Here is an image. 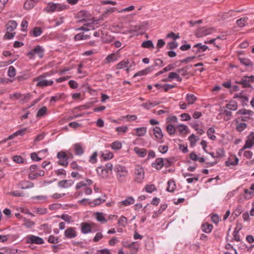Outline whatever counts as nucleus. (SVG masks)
<instances>
[{
    "instance_id": "1",
    "label": "nucleus",
    "mask_w": 254,
    "mask_h": 254,
    "mask_svg": "<svg viewBox=\"0 0 254 254\" xmlns=\"http://www.w3.org/2000/svg\"><path fill=\"white\" fill-rule=\"evenodd\" d=\"M69 8L67 4L54 3L53 2H49L44 10L48 13H52L55 11H61Z\"/></svg>"
},
{
    "instance_id": "2",
    "label": "nucleus",
    "mask_w": 254,
    "mask_h": 254,
    "mask_svg": "<svg viewBox=\"0 0 254 254\" xmlns=\"http://www.w3.org/2000/svg\"><path fill=\"white\" fill-rule=\"evenodd\" d=\"M31 95L29 93L22 94L19 92H15L9 95V98L13 100H19V103L23 104L28 102L31 99Z\"/></svg>"
},
{
    "instance_id": "3",
    "label": "nucleus",
    "mask_w": 254,
    "mask_h": 254,
    "mask_svg": "<svg viewBox=\"0 0 254 254\" xmlns=\"http://www.w3.org/2000/svg\"><path fill=\"white\" fill-rule=\"evenodd\" d=\"M115 171L117 172V175L118 180L120 181H123L125 178L127 174V171L125 167L118 165L115 167Z\"/></svg>"
},
{
    "instance_id": "4",
    "label": "nucleus",
    "mask_w": 254,
    "mask_h": 254,
    "mask_svg": "<svg viewBox=\"0 0 254 254\" xmlns=\"http://www.w3.org/2000/svg\"><path fill=\"white\" fill-rule=\"evenodd\" d=\"M57 157L60 160L58 162V164L66 167L68 165L67 160L69 158L68 154L64 151H60L57 154Z\"/></svg>"
},
{
    "instance_id": "5",
    "label": "nucleus",
    "mask_w": 254,
    "mask_h": 254,
    "mask_svg": "<svg viewBox=\"0 0 254 254\" xmlns=\"http://www.w3.org/2000/svg\"><path fill=\"white\" fill-rule=\"evenodd\" d=\"M135 181L137 183H141L144 178V172L143 168L138 166L136 167L134 171Z\"/></svg>"
},
{
    "instance_id": "6",
    "label": "nucleus",
    "mask_w": 254,
    "mask_h": 254,
    "mask_svg": "<svg viewBox=\"0 0 254 254\" xmlns=\"http://www.w3.org/2000/svg\"><path fill=\"white\" fill-rule=\"evenodd\" d=\"M134 65V62L130 63L128 59H125L117 64L116 67L117 69H122L124 67H127V70L128 71Z\"/></svg>"
},
{
    "instance_id": "7",
    "label": "nucleus",
    "mask_w": 254,
    "mask_h": 254,
    "mask_svg": "<svg viewBox=\"0 0 254 254\" xmlns=\"http://www.w3.org/2000/svg\"><path fill=\"white\" fill-rule=\"evenodd\" d=\"M26 242L28 244H42L44 243V240L42 238L34 235L28 236L26 238Z\"/></svg>"
},
{
    "instance_id": "8",
    "label": "nucleus",
    "mask_w": 254,
    "mask_h": 254,
    "mask_svg": "<svg viewBox=\"0 0 254 254\" xmlns=\"http://www.w3.org/2000/svg\"><path fill=\"white\" fill-rule=\"evenodd\" d=\"M214 31L213 28H201L197 30L196 32V36L197 37H202L212 33Z\"/></svg>"
},
{
    "instance_id": "9",
    "label": "nucleus",
    "mask_w": 254,
    "mask_h": 254,
    "mask_svg": "<svg viewBox=\"0 0 254 254\" xmlns=\"http://www.w3.org/2000/svg\"><path fill=\"white\" fill-rule=\"evenodd\" d=\"M64 235L67 239H72L76 237L77 232L75 228L73 227H68L64 231Z\"/></svg>"
},
{
    "instance_id": "10",
    "label": "nucleus",
    "mask_w": 254,
    "mask_h": 254,
    "mask_svg": "<svg viewBox=\"0 0 254 254\" xmlns=\"http://www.w3.org/2000/svg\"><path fill=\"white\" fill-rule=\"evenodd\" d=\"M254 145V132H251L248 136L243 149L250 148Z\"/></svg>"
},
{
    "instance_id": "11",
    "label": "nucleus",
    "mask_w": 254,
    "mask_h": 254,
    "mask_svg": "<svg viewBox=\"0 0 254 254\" xmlns=\"http://www.w3.org/2000/svg\"><path fill=\"white\" fill-rule=\"evenodd\" d=\"M208 47L205 45H202L201 43H197L195 44L192 47V51L195 53L203 52L205 51Z\"/></svg>"
},
{
    "instance_id": "12",
    "label": "nucleus",
    "mask_w": 254,
    "mask_h": 254,
    "mask_svg": "<svg viewBox=\"0 0 254 254\" xmlns=\"http://www.w3.org/2000/svg\"><path fill=\"white\" fill-rule=\"evenodd\" d=\"M97 173L99 176L104 179H107L108 177V173H109L106 170L104 166H100L97 167L96 169Z\"/></svg>"
},
{
    "instance_id": "13",
    "label": "nucleus",
    "mask_w": 254,
    "mask_h": 254,
    "mask_svg": "<svg viewBox=\"0 0 254 254\" xmlns=\"http://www.w3.org/2000/svg\"><path fill=\"white\" fill-rule=\"evenodd\" d=\"M151 166L157 170H160L164 166V159L162 158H157L155 162L152 164Z\"/></svg>"
},
{
    "instance_id": "14",
    "label": "nucleus",
    "mask_w": 254,
    "mask_h": 254,
    "mask_svg": "<svg viewBox=\"0 0 254 254\" xmlns=\"http://www.w3.org/2000/svg\"><path fill=\"white\" fill-rule=\"evenodd\" d=\"M118 59V56L116 53H112L109 54L105 59L104 63L105 64H109L115 61H117Z\"/></svg>"
},
{
    "instance_id": "15",
    "label": "nucleus",
    "mask_w": 254,
    "mask_h": 254,
    "mask_svg": "<svg viewBox=\"0 0 254 254\" xmlns=\"http://www.w3.org/2000/svg\"><path fill=\"white\" fill-rule=\"evenodd\" d=\"M73 182L71 180H62L58 182V186L62 188H67L72 186Z\"/></svg>"
},
{
    "instance_id": "16",
    "label": "nucleus",
    "mask_w": 254,
    "mask_h": 254,
    "mask_svg": "<svg viewBox=\"0 0 254 254\" xmlns=\"http://www.w3.org/2000/svg\"><path fill=\"white\" fill-rule=\"evenodd\" d=\"M134 202V199L132 197H128L126 199L123 200L118 203V206L122 207L123 205L128 206L133 204Z\"/></svg>"
},
{
    "instance_id": "17",
    "label": "nucleus",
    "mask_w": 254,
    "mask_h": 254,
    "mask_svg": "<svg viewBox=\"0 0 254 254\" xmlns=\"http://www.w3.org/2000/svg\"><path fill=\"white\" fill-rule=\"evenodd\" d=\"M16 27L17 23L14 20H10L5 25L6 31H8V32H12L16 28Z\"/></svg>"
},
{
    "instance_id": "18",
    "label": "nucleus",
    "mask_w": 254,
    "mask_h": 254,
    "mask_svg": "<svg viewBox=\"0 0 254 254\" xmlns=\"http://www.w3.org/2000/svg\"><path fill=\"white\" fill-rule=\"evenodd\" d=\"M153 69V66H151L148 67L147 68H146L143 70H140V71L136 72V73H135L134 74L133 77H135L137 76H141V75L147 74L149 72H151Z\"/></svg>"
},
{
    "instance_id": "19",
    "label": "nucleus",
    "mask_w": 254,
    "mask_h": 254,
    "mask_svg": "<svg viewBox=\"0 0 254 254\" xmlns=\"http://www.w3.org/2000/svg\"><path fill=\"white\" fill-rule=\"evenodd\" d=\"M34 55L37 54L39 58L41 59L44 57V49L40 46H36L33 49Z\"/></svg>"
},
{
    "instance_id": "20",
    "label": "nucleus",
    "mask_w": 254,
    "mask_h": 254,
    "mask_svg": "<svg viewBox=\"0 0 254 254\" xmlns=\"http://www.w3.org/2000/svg\"><path fill=\"white\" fill-rule=\"evenodd\" d=\"M81 232L83 234H87L91 232V227L89 224L83 222L81 224Z\"/></svg>"
},
{
    "instance_id": "21",
    "label": "nucleus",
    "mask_w": 254,
    "mask_h": 254,
    "mask_svg": "<svg viewBox=\"0 0 254 254\" xmlns=\"http://www.w3.org/2000/svg\"><path fill=\"white\" fill-rule=\"evenodd\" d=\"M245 193L246 194L245 196L246 198H250L254 196V184H253L250 188V190L245 189Z\"/></svg>"
},
{
    "instance_id": "22",
    "label": "nucleus",
    "mask_w": 254,
    "mask_h": 254,
    "mask_svg": "<svg viewBox=\"0 0 254 254\" xmlns=\"http://www.w3.org/2000/svg\"><path fill=\"white\" fill-rule=\"evenodd\" d=\"M75 153L77 155H81L84 153V149L80 144L76 143L74 144Z\"/></svg>"
},
{
    "instance_id": "23",
    "label": "nucleus",
    "mask_w": 254,
    "mask_h": 254,
    "mask_svg": "<svg viewBox=\"0 0 254 254\" xmlns=\"http://www.w3.org/2000/svg\"><path fill=\"white\" fill-rule=\"evenodd\" d=\"M239 60L241 64L248 67H252L253 65V62L248 58H239Z\"/></svg>"
},
{
    "instance_id": "24",
    "label": "nucleus",
    "mask_w": 254,
    "mask_h": 254,
    "mask_svg": "<svg viewBox=\"0 0 254 254\" xmlns=\"http://www.w3.org/2000/svg\"><path fill=\"white\" fill-rule=\"evenodd\" d=\"M134 151L136 154L140 157H144L147 153L146 150L144 148H139L138 147H135L134 148Z\"/></svg>"
},
{
    "instance_id": "25",
    "label": "nucleus",
    "mask_w": 254,
    "mask_h": 254,
    "mask_svg": "<svg viewBox=\"0 0 254 254\" xmlns=\"http://www.w3.org/2000/svg\"><path fill=\"white\" fill-rule=\"evenodd\" d=\"M105 200V199L99 197L93 201H89L88 203L91 206L93 207L103 203Z\"/></svg>"
},
{
    "instance_id": "26",
    "label": "nucleus",
    "mask_w": 254,
    "mask_h": 254,
    "mask_svg": "<svg viewBox=\"0 0 254 254\" xmlns=\"http://www.w3.org/2000/svg\"><path fill=\"white\" fill-rule=\"evenodd\" d=\"M153 133L156 138L161 139L163 137V134L160 127H156L153 129Z\"/></svg>"
},
{
    "instance_id": "27",
    "label": "nucleus",
    "mask_w": 254,
    "mask_h": 254,
    "mask_svg": "<svg viewBox=\"0 0 254 254\" xmlns=\"http://www.w3.org/2000/svg\"><path fill=\"white\" fill-rule=\"evenodd\" d=\"M167 207V204L162 205L158 211H156L153 213L152 217L154 218L158 217L159 215H160L163 212V211L166 209Z\"/></svg>"
},
{
    "instance_id": "28",
    "label": "nucleus",
    "mask_w": 254,
    "mask_h": 254,
    "mask_svg": "<svg viewBox=\"0 0 254 254\" xmlns=\"http://www.w3.org/2000/svg\"><path fill=\"white\" fill-rule=\"evenodd\" d=\"M90 38V36L85 35L83 33L77 34L74 36V40L75 41H79L81 40H86Z\"/></svg>"
},
{
    "instance_id": "29",
    "label": "nucleus",
    "mask_w": 254,
    "mask_h": 254,
    "mask_svg": "<svg viewBox=\"0 0 254 254\" xmlns=\"http://www.w3.org/2000/svg\"><path fill=\"white\" fill-rule=\"evenodd\" d=\"M237 115H249L253 116L254 114L253 111L251 110H248L246 109H242L239 110L236 113Z\"/></svg>"
},
{
    "instance_id": "30",
    "label": "nucleus",
    "mask_w": 254,
    "mask_h": 254,
    "mask_svg": "<svg viewBox=\"0 0 254 254\" xmlns=\"http://www.w3.org/2000/svg\"><path fill=\"white\" fill-rule=\"evenodd\" d=\"M34 0H26L24 4V7L26 9H30L34 6Z\"/></svg>"
},
{
    "instance_id": "31",
    "label": "nucleus",
    "mask_w": 254,
    "mask_h": 254,
    "mask_svg": "<svg viewBox=\"0 0 254 254\" xmlns=\"http://www.w3.org/2000/svg\"><path fill=\"white\" fill-rule=\"evenodd\" d=\"M21 188L22 189H27L32 188L34 187V184L30 181H24L21 183Z\"/></svg>"
},
{
    "instance_id": "32",
    "label": "nucleus",
    "mask_w": 254,
    "mask_h": 254,
    "mask_svg": "<svg viewBox=\"0 0 254 254\" xmlns=\"http://www.w3.org/2000/svg\"><path fill=\"white\" fill-rule=\"evenodd\" d=\"M226 107L230 110H236L238 108L237 103L235 101H231L226 105Z\"/></svg>"
},
{
    "instance_id": "33",
    "label": "nucleus",
    "mask_w": 254,
    "mask_h": 254,
    "mask_svg": "<svg viewBox=\"0 0 254 254\" xmlns=\"http://www.w3.org/2000/svg\"><path fill=\"white\" fill-rule=\"evenodd\" d=\"M213 228V225L210 224H204L202 225V231L206 233H210Z\"/></svg>"
},
{
    "instance_id": "34",
    "label": "nucleus",
    "mask_w": 254,
    "mask_h": 254,
    "mask_svg": "<svg viewBox=\"0 0 254 254\" xmlns=\"http://www.w3.org/2000/svg\"><path fill=\"white\" fill-rule=\"evenodd\" d=\"M197 98L193 94H188L186 96V100L189 104H193L196 100Z\"/></svg>"
},
{
    "instance_id": "35",
    "label": "nucleus",
    "mask_w": 254,
    "mask_h": 254,
    "mask_svg": "<svg viewBox=\"0 0 254 254\" xmlns=\"http://www.w3.org/2000/svg\"><path fill=\"white\" fill-rule=\"evenodd\" d=\"M176 189L175 183L174 181L170 180L168 182V188L167 190L169 192H173Z\"/></svg>"
},
{
    "instance_id": "36",
    "label": "nucleus",
    "mask_w": 254,
    "mask_h": 254,
    "mask_svg": "<svg viewBox=\"0 0 254 254\" xmlns=\"http://www.w3.org/2000/svg\"><path fill=\"white\" fill-rule=\"evenodd\" d=\"M113 154L111 152L107 150L102 154V157L105 160H110L113 158Z\"/></svg>"
},
{
    "instance_id": "37",
    "label": "nucleus",
    "mask_w": 254,
    "mask_h": 254,
    "mask_svg": "<svg viewBox=\"0 0 254 254\" xmlns=\"http://www.w3.org/2000/svg\"><path fill=\"white\" fill-rule=\"evenodd\" d=\"M146 127H138L135 129L136 131V135L138 136H142L144 135V134L146 132Z\"/></svg>"
},
{
    "instance_id": "38",
    "label": "nucleus",
    "mask_w": 254,
    "mask_h": 254,
    "mask_svg": "<svg viewBox=\"0 0 254 254\" xmlns=\"http://www.w3.org/2000/svg\"><path fill=\"white\" fill-rule=\"evenodd\" d=\"M53 83V80H40L37 83V85L38 86L45 87L51 85Z\"/></svg>"
},
{
    "instance_id": "39",
    "label": "nucleus",
    "mask_w": 254,
    "mask_h": 254,
    "mask_svg": "<svg viewBox=\"0 0 254 254\" xmlns=\"http://www.w3.org/2000/svg\"><path fill=\"white\" fill-rule=\"evenodd\" d=\"M141 46L145 48L153 49L154 46L151 40H147L142 42Z\"/></svg>"
},
{
    "instance_id": "40",
    "label": "nucleus",
    "mask_w": 254,
    "mask_h": 254,
    "mask_svg": "<svg viewBox=\"0 0 254 254\" xmlns=\"http://www.w3.org/2000/svg\"><path fill=\"white\" fill-rule=\"evenodd\" d=\"M215 129L213 127H210L207 132L208 137L212 140H215L216 138V136L213 135Z\"/></svg>"
},
{
    "instance_id": "41",
    "label": "nucleus",
    "mask_w": 254,
    "mask_h": 254,
    "mask_svg": "<svg viewBox=\"0 0 254 254\" xmlns=\"http://www.w3.org/2000/svg\"><path fill=\"white\" fill-rule=\"evenodd\" d=\"M189 139L191 145L193 146L195 144L197 141L199 139V137L195 136L194 134H192L189 136Z\"/></svg>"
},
{
    "instance_id": "42",
    "label": "nucleus",
    "mask_w": 254,
    "mask_h": 254,
    "mask_svg": "<svg viewBox=\"0 0 254 254\" xmlns=\"http://www.w3.org/2000/svg\"><path fill=\"white\" fill-rule=\"evenodd\" d=\"M31 32L34 37H38L41 35L42 33V30L40 27H36L33 29V30L31 31Z\"/></svg>"
},
{
    "instance_id": "43",
    "label": "nucleus",
    "mask_w": 254,
    "mask_h": 254,
    "mask_svg": "<svg viewBox=\"0 0 254 254\" xmlns=\"http://www.w3.org/2000/svg\"><path fill=\"white\" fill-rule=\"evenodd\" d=\"M97 220L102 223H106L107 220L105 218L104 214L102 212H97L96 213Z\"/></svg>"
},
{
    "instance_id": "44",
    "label": "nucleus",
    "mask_w": 254,
    "mask_h": 254,
    "mask_svg": "<svg viewBox=\"0 0 254 254\" xmlns=\"http://www.w3.org/2000/svg\"><path fill=\"white\" fill-rule=\"evenodd\" d=\"M239 162V159L235 157L234 158V161H231L230 159L228 160L225 162V165L227 166H230L231 165L235 166L238 164Z\"/></svg>"
},
{
    "instance_id": "45",
    "label": "nucleus",
    "mask_w": 254,
    "mask_h": 254,
    "mask_svg": "<svg viewBox=\"0 0 254 254\" xmlns=\"http://www.w3.org/2000/svg\"><path fill=\"white\" fill-rule=\"evenodd\" d=\"M118 224L121 226L125 227L127 224V219L124 216H121L118 220Z\"/></svg>"
},
{
    "instance_id": "46",
    "label": "nucleus",
    "mask_w": 254,
    "mask_h": 254,
    "mask_svg": "<svg viewBox=\"0 0 254 254\" xmlns=\"http://www.w3.org/2000/svg\"><path fill=\"white\" fill-rule=\"evenodd\" d=\"M248 19V18L247 17L241 18L237 20V24L240 27H243L247 22Z\"/></svg>"
},
{
    "instance_id": "47",
    "label": "nucleus",
    "mask_w": 254,
    "mask_h": 254,
    "mask_svg": "<svg viewBox=\"0 0 254 254\" xmlns=\"http://www.w3.org/2000/svg\"><path fill=\"white\" fill-rule=\"evenodd\" d=\"M241 228H242V227H240L238 230H237V227H236V228L235 229V230L233 232V239H234V240H235L237 242L240 241V236L238 235V233H239V231L241 229Z\"/></svg>"
},
{
    "instance_id": "48",
    "label": "nucleus",
    "mask_w": 254,
    "mask_h": 254,
    "mask_svg": "<svg viewBox=\"0 0 254 254\" xmlns=\"http://www.w3.org/2000/svg\"><path fill=\"white\" fill-rule=\"evenodd\" d=\"M167 132L170 134L173 135L175 133L176 129L175 127L171 124H169L166 127Z\"/></svg>"
},
{
    "instance_id": "49",
    "label": "nucleus",
    "mask_w": 254,
    "mask_h": 254,
    "mask_svg": "<svg viewBox=\"0 0 254 254\" xmlns=\"http://www.w3.org/2000/svg\"><path fill=\"white\" fill-rule=\"evenodd\" d=\"M250 81V80H241L240 81H238V80H236V82L238 84L242 85L243 87L246 88L251 86Z\"/></svg>"
},
{
    "instance_id": "50",
    "label": "nucleus",
    "mask_w": 254,
    "mask_h": 254,
    "mask_svg": "<svg viewBox=\"0 0 254 254\" xmlns=\"http://www.w3.org/2000/svg\"><path fill=\"white\" fill-rule=\"evenodd\" d=\"M47 111V109L46 107H43L41 108L37 113V117H41L46 114Z\"/></svg>"
},
{
    "instance_id": "51",
    "label": "nucleus",
    "mask_w": 254,
    "mask_h": 254,
    "mask_svg": "<svg viewBox=\"0 0 254 254\" xmlns=\"http://www.w3.org/2000/svg\"><path fill=\"white\" fill-rule=\"evenodd\" d=\"M247 127V125L246 123H243L238 124L236 127L237 131L239 132H242L243 131L246 127Z\"/></svg>"
},
{
    "instance_id": "52",
    "label": "nucleus",
    "mask_w": 254,
    "mask_h": 254,
    "mask_svg": "<svg viewBox=\"0 0 254 254\" xmlns=\"http://www.w3.org/2000/svg\"><path fill=\"white\" fill-rule=\"evenodd\" d=\"M8 75L10 77H13L15 75L16 71L14 67L12 66H10L8 68V70L7 72Z\"/></svg>"
},
{
    "instance_id": "53",
    "label": "nucleus",
    "mask_w": 254,
    "mask_h": 254,
    "mask_svg": "<svg viewBox=\"0 0 254 254\" xmlns=\"http://www.w3.org/2000/svg\"><path fill=\"white\" fill-rule=\"evenodd\" d=\"M122 143L119 141H115L111 144V147L115 150H119L122 147Z\"/></svg>"
},
{
    "instance_id": "54",
    "label": "nucleus",
    "mask_w": 254,
    "mask_h": 254,
    "mask_svg": "<svg viewBox=\"0 0 254 254\" xmlns=\"http://www.w3.org/2000/svg\"><path fill=\"white\" fill-rule=\"evenodd\" d=\"M145 189L146 192L151 193L156 190V188L154 185H147L145 186Z\"/></svg>"
},
{
    "instance_id": "55",
    "label": "nucleus",
    "mask_w": 254,
    "mask_h": 254,
    "mask_svg": "<svg viewBox=\"0 0 254 254\" xmlns=\"http://www.w3.org/2000/svg\"><path fill=\"white\" fill-rule=\"evenodd\" d=\"M178 47V43L175 41L169 42L167 44V48L170 49H175Z\"/></svg>"
},
{
    "instance_id": "56",
    "label": "nucleus",
    "mask_w": 254,
    "mask_h": 254,
    "mask_svg": "<svg viewBox=\"0 0 254 254\" xmlns=\"http://www.w3.org/2000/svg\"><path fill=\"white\" fill-rule=\"evenodd\" d=\"M13 161L18 164L23 163V159L22 157L18 155H15L13 157Z\"/></svg>"
},
{
    "instance_id": "57",
    "label": "nucleus",
    "mask_w": 254,
    "mask_h": 254,
    "mask_svg": "<svg viewBox=\"0 0 254 254\" xmlns=\"http://www.w3.org/2000/svg\"><path fill=\"white\" fill-rule=\"evenodd\" d=\"M97 152H94L90 156L89 161L92 164H94L97 162Z\"/></svg>"
},
{
    "instance_id": "58",
    "label": "nucleus",
    "mask_w": 254,
    "mask_h": 254,
    "mask_svg": "<svg viewBox=\"0 0 254 254\" xmlns=\"http://www.w3.org/2000/svg\"><path fill=\"white\" fill-rule=\"evenodd\" d=\"M70 167L74 170H77L78 171H81L82 170V168L80 166H79L75 161H73L70 164Z\"/></svg>"
},
{
    "instance_id": "59",
    "label": "nucleus",
    "mask_w": 254,
    "mask_h": 254,
    "mask_svg": "<svg viewBox=\"0 0 254 254\" xmlns=\"http://www.w3.org/2000/svg\"><path fill=\"white\" fill-rule=\"evenodd\" d=\"M15 34V32L12 33L11 32H8V31H6V32L5 34L4 37L6 39H11L14 37Z\"/></svg>"
},
{
    "instance_id": "60",
    "label": "nucleus",
    "mask_w": 254,
    "mask_h": 254,
    "mask_svg": "<svg viewBox=\"0 0 254 254\" xmlns=\"http://www.w3.org/2000/svg\"><path fill=\"white\" fill-rule=\"evenodd\" d=\"M48 242L52 244H57L59 242L58 238L51 235L48 238Z\"/></svg>"
},
{
    "instance_id": "61",
    "label": "nucleus",
    "mask_w": 254,
    "mask_h": 254,
    "mask_svg": "<svg viewBox=\"0 0 254 254\" xmlns=\"http://www.w3.org/2000/svg\"><path fill=\"white\" fill-rule=\"evenodd\" d=\"M34 212L39 214H44L47 213V209L45 208H37L34 211Z\"/></svg>"
},
{
    "instance_id": "62",
    "label": "nucleus",
    "mask_w": 254,
    "mask_h": 254,
    "mask_svg": "<svg viewBox=\"0 0 254 254\" xmlns=\"http://www.w3.org/2000/svg\"><path fill=\"white\" fill-rule=\"evenodd\" d=\"M245 116H243L241 117H239L236 120V123H238L239 121H247L251 119V116L249 115H244Z\"/></svg>"
},
{
    "instance_id": "63",
    "label": "nucleus",
    "mask_w": 254,
    "mask_h": 254,
    "mask_svg": "<svg viewBox=\"0 0 254 254\" xmlns=\"http://www.w3.org/2000/svg\"><path fill=\"white\" fill-rule=\"evenodd\" d=\"M24 225L27 227H31L34 225V222L29 219H24Z\"/></svg>"
},
{
    "instance_id": "64",
    "label": "nucleus",
    "mask_w": 254,
    "mask_h": 254,
    "mask_svg": "<svg viewBox=\"0 0 254 254\" xmlns=\"http://www.w3.org/2000/svg\"><path fill=\"white\" fill-rule=\"evenodd\" d=\"M175 87V85L169 84H165L162 85V88L165 92H167L169 89H172Z\"/></svg>"
}]
</instances>
